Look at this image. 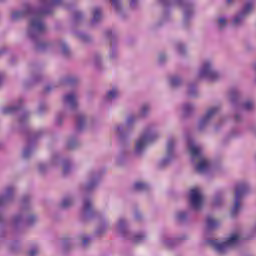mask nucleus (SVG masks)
I'll list each match as a JSON object with an SVG mask.
<instances>
[{
	"mask_svg": "<svg viewBox=\"0 0 256 256\" xmlns=\"http://www.w3.org/2000/svg\"><path fill=\"white\" fill-rule=\"evenodd\" d=\"M169 83L171 87H181V85H183V78L177 75L171 76L169 78Z\"/></svg>",
	"mask_w": 256,
	"mask_h": 256,
	"instance_id": "obj_31",
	"label": "nucleus"
},
{
	"mask_svg": "<svg viewBox=\"0 0 256 256\" xmlns=\"http://www.w3.org/2000/svg\"><path fill=\"white\" fill-rule=\"evenodd\" d=\"M134 189L135 191H149V185L145 182H136Z\"/></svg>",
	"mask_w": 256,
	"mask_h": 256,
	"instance_id": "obj_34",
	"label": "nucleus"
},
{
	"mask_svg": "<svg viewBox=\"0 0 256 256\" xmlns=\"http://www.w3.org/2000/svg\"><path fill=\"white\" fill-rule=\"evenodd\" d=\"M15 187L7 186L4 194L0 195V207H5V205H9V203H13L15 201Z\"/></svg>",
	"mask_w": 256,
	"mask_h": 256,
	"instance_id": "obj_18",
	"label": "nucleus"
},
{
	"mask_svg": "<svg viewBox=\"0 0 256 256\" xmlns=\"http://www.w3.org/2000/svg\"><path fill=\"white\" fill-rule=\"evenodd\" d=\"M37 255H39V250L32 249L29 251V256H37Z\"/></svg>",
	"mask_w": 256,
	"mask_h": 256,
	"instance_id": "obj_54",
	"label": "nucleus"
},
{
	"mask_svg": "<svg viewBox=\"0 0 256 256\" xmlns=\"http://www.w3.org/2000/svg\"><path fill=\"white\" fill-rule=\"evenodd\" d=\"M44 134L45 132L43 130H38L32 133L28 140L29 143H33V141H37V139H41V137H43Z\"/></svg>",
	"mask_w": 256,
	"mask_h": 256,
	"instance_id": "obj_33",
	"label": "nucleus"
},
{
	"mask_svg": "<svg viewBox=\"0 0 256 256\" xmlns=\"http://www.w3.org/2000/svg\"><path fill=\"white\" fill-rule=\"evenodd\" d=\"M253 134L256 136V128L253 129Z\"/></svg>",
	"mask_w": 256,
	"mask_h": 256,
	"instance_id": "obj_63",
	"label": "nucleus"
},
{
	"mask_svg": "<svg viewBox=\"0 0 256 256\" xmlns=\"http://www.w3.org/2000/svg\"><path fill=\"white\" fill-rule=\"evenodd\" d=\"M175 138H169L167 142V154L166 156L159 162V167H167V165H171L173 159H175Z\"/></svg>",
	"mask_w": 256,
	"mask_h": 256,
	"instance_id": "obj_14",
	"label": "nucleus"
},
{
	"mask_svg": "<svg viewBox=\"0 0 256 256\" xmlns=\"http://www.w3.org/2000/svg\"><path fill=\"white\" fill-rule=\"evenodd\" d=\"M226 3H227L228 5H231V4H233V0H226Z\"/></svg>",
	"mask_w": 256,
	"mask_h": 256,
	"instance_id": "obj_61",
	"label": "nucleus"
},
{
	"mask_svg": "<svg viewBox=\"0 0 256 256\" xmlns=\"http://www.w3.org/2000/svg\"><path fill=\"white\" fill-rule=\"evenodd\" d=\"M223 201H225V192L223 191L216 192L212 201L213 205L215 207H219V205H223Z\"/></svg>",
	"mask_w": 256,
	"mask_h": 256,
	"instance_id": "obj_27",
	"label": "nucleus"
},
{
	"mask_svg": "<svg viewBox=\"0 0 256 256\" xmlns=\"http://www.w3.org/2000/svg\"><path fill=\"white\" fill-rule=\"evenodd\" d=\"M158 61L159 63H165V61H167V55L165 53L159 54Z\"/></svg>",
	"mask_w": 256,
	"mask_h": 256,
	"instance_id": "obj_52",
	"label": "nucleus"
},
{
	"mask_svg": "<svg viewBox=\"0 0 256 256\" xmlns=\"http://www.w3.org/2000/svg\"><path fill=\"white\" fill-rule=\"evenodd\" d=\"M105 35L108 39L111 40V46H110V52H109V59L111 61H115L116 59H119V51L117 48L113 45V39L117 37V34L113 32V30L109 29L105 31Z\"/></svg>",
	"mask_w": 256,
	"mask_h": 256,
	"instance_id": "obj_19",
	"label": "nucleus"
},
{
	"mask_svg": "<svg viewBox=\"0 0 256 256\" xmlns=\"http://www.w3.org/2000/svg\"><path fill=\"white\" fill-rule=\"evenodd\" d=\"M63 175H69L71 173V162L67 160L62 161Z\"/></svg>",
	"mask_w": 256,
	"mask_h": 256,
	"instance_id": "obj_38",
	"label": "nucleus"
},
{
	"mask_svg": "<svg viewBox=\"0 0 256 256\" xmlns=\"http://www.w3.org/2000/svg\"><path fill=\"white\" fill-rule=\"evenodd\" d=\"M45 91H46V93L49 92V91H51V86H46V87H45Z\"/></svg>",
	"mask_w": 256,
	"mask_h": 256,
	"instance_id": "obj_60",
	"label": "nucleus"
},
{
	"mask_svg": "<svg viewBox=\"0 0 256 256\" xmlns=\"http://www.w3.org/2000/svg\"><path fill=\"white\" fill-rule=\"evenodd\" d=\"M182 111L184 115H189L190 113H193V111H195V105L186 103L183 105Z\"/></svg>",
	"mask_w": 256,
	"mask_h": 256,
	"instance_id": "obj_36",
	"label": "nucleus"
},
{
	"mask_svg": "<svg viewBox=\"0 0 256 256\" xmlns=\"http://www.w3.org/2000/svg\"><path fill=\"white\" fill-rule=\"evenodd\" d=\"M121 1L122 0H110V3L112 7L117 11V13H121L122 7H121Z\"/></svg>",
	"mask_w": 256,
	"mask_h": 256,
	"instance_id": "obj_40",
	"label": "nucleus"
},
{
	"mask_svg": "<svg viewBox=\"0 0 256 256\" xmlns=\"http://www.w3.org/2000/svg\"><path fill=\"white\" fill-rule=\"evenodd\" d=\"M117 97H119V90L117 88H113L107 92L105 100L113 101V99H117Z\"/></svg>",
	"mask_w": 256,
	"mask_h": 256,
	"instance_id": "obj_32",
	"label": "nucleus"
},
{
	"mask_svg": "<svg viewBox=\"0 0 256 256\" xmlns=\"http://www.w3.org/2000/svg\"><path fill=\"white\" fill-rule=\"evenodd\" d=\"M187 239L186 236H183L182 238H176V239H171V238H162V244L164 245V247H168V249H171V247H173V245H175L177 243V241H183Z\"/></svg>",
	"mask_w": 256,
	"mask_h": 256,
	"instance_id": "obj_28",
	"label": "nucleus"
},
{
	"mask_svg": "<svg viewBox=\"0 0 256 256\" xmlns=\"http://www.w3.org/2000/svg\"><path fill=\"white\" fill-rule=\"evenodd\" d=\"M23 100H20L18 105H13V106H8L3 108V113H5L6 115H12L13 113H17V111H19V109H21Z\"/></svg>",
	"mask_w": 256,
	"mask_h": 256,
	"instance_id": "obj_30",
	"label": "nucleus"
},
{
	"mask_svg": "<svg viewBox=\"0 0 256 256\" xmlns=\"http://www.w3.org/2000/svg\"><path fill=\"white\" fill-rule=\"evenodd\" d=\"M188 151L192 157V161L198 160L199 162L196 164L195 169L198 173H207L210 171L213 164L211 160H209L203 154V148H201L198 144L195 143L193 138L187 139Z\"/></svg>",
	"mask_w": 256,
	"mask_h": 256,
	"instance_id": "obj_2",
	"label": "nucleus"
},
{
	"mask_svg": "<svg viewBox=\"0 0 256 256\" xmlns=\"http://www.w3.org/2000/svg\"><path fill=\"white\" fill-rule=\"evenodd\" d=\"M240 242L241 236L239 234H231L224 242L217 239L207 240L208 245H210L218 255H225L226 253H229V251L234 247H237Z\"/></svg>",
	"mask_w": 256,
	"mask_h": 256,
	"instance_id": "obj_6",
	"label": "nucleus"
},
{
	"mask_svg": "<svg viewBox=\"0 0 256 256\" xmlns=\"http://www.w3.org/2000/svg\"><path fill=\"white\" fill-rule=\"evenodd\" d=\"M31 155H33L32 146H27L26 148H24V150L22 152L23 159H29V157H31Z\"/></svg>",
	"mask_w": 256,
	"mask_h": 256,
	"instance_id": "obj_39",
	"label": "nucleus"
},
{
	"mask_svg": "<svg viewBox=\"0 0 256 256\" xmlns=\"http://www.w3.org/2000/svg\"><path fill=\"white\" fill-rule=\"evenodd\" d=\"M73 205H75V196L73 195L65 196L60 203L62 209H70Z\"/></svg>",
	"mask_w": 256,
	"mask_h": 256,
	"instance_id": "obj_25",
	"label": "nucleus"
},
{
	"mask_svg": "<svg viewBox=\"0 0 256 256\" xmlns=\"http://www.w3.org/2000/svg\"><path fill=\"white\" fill-rule=\"evenodd\" d=\"M137 121V118L135 116H129L126 119V124H117L114 126V133H116L117 137L123 141L127 135V129L133 127Z\"/></svg>",
	"mask_w": 256,
	"mask_h": 256,
	"instance_id": "obj_12",
	"label": "nucleus"
},
{
	"mask_svg": "<svg viewBox=\"0 0 256 256\" xmlns=\"http://www.w3.org/2000/svg\"><path fill=\"white\" fill-rule=\"evenodd\" d=\"M77 82V78H68L67 83H75Z\"/></svg>",
	"mask_w": 256,
	"mask_h": 256,
	"instance_id": "obj_58",
	"label": "nucleus"
},
{
	"mask_svg": "<svg viewBox=\"0 0 256 256\" xmlns=\"http://www.w3.org/2000/svg\"><path fill=\"white\" fill-rule=\"evenodd\" d=\"M220 226L221 222L219 220L213 218L212 216H208L206 218V227L208 231H215V229H219Z\"/></svg>",
	"mask_w": 256,
	"mask_h": 256,
	"instance_id": "obj_22",
	"label": "nucleus"
},
{
	"mask_svg": "<svg viewBox=\"0 0 256 256\" xmlns=\"http://www.w3.org/2000/svg\"><path fill=\"white\" fill-rule=\"evenodd\" d=\"M177 219L183 223L185 221H187L188 217H189V214L185 211H182V212H178L177 215H176Z\"/></svg>",
	"mask_w": 256,
	"mask_h": 256,
	"instance_id": "obj_43",
	"label": "nucleus"
},
{
	"mask_svg": "<svg viewBox=\"0 0 256 256\" xmlns=\"http://www.w3.org/2000/svg\"><path fill=\"white\" fill-rule=\"evenodd\" d=\"M176 51L179 55H185V53H187V47H185L183 43L179 42L176 44Z\"/></svg>",
	"mask_w": 256,
	"mask_h": 256,
	"instance_id": "obj_42",
	"label": "nucleus"
},
{
	"mask_svg": "<svg viewBox=\"0 0 256 256\" xmlns=\"http://www.w3.org/2000/svg\"><path fill=\"white\" fill-rule=\"evenodd\" d=\"M101 179V176L98 174V172L91 171L88 173V182L84 188L86 192L93 191L97 185H99V180Z\"/></svg>",
	"mask_w": 256,
	"mask_h": 256,
	"instance_id": "obj_20",
	"label": "nucleus"
},
{
	"mask_svg": "<svg viewBox=\"0 0 256 256\" xmlns=\"http://www.w3.org/2000/svg\"><path fill=\"white\" fill-rule=\"evenodd\" d=\"M128 153H129V150L123 148V149L121 150V152H120L118 158H117V161H118V162L121 161V159H123V157H126Z\"/></svg>",
	"mask_w": 256,
	"mask_h": 256,
	"instance_id": "obj_50",
	"label": "nucleus"
},
{
	"mask_svg": "<svg viewBox=\"0 0 256 256\" xmlns=\"http://www.w3.org/2000/svg\"><path fill=\"white\" fill-rule=\"evenodd\" d=\"M31 201V196H24L22 198V205H27Z\"/></svg>",
	"mask_w": 256,
	"mask_h": 256,
	"instance_id": "obj_53",
	"label": "nucleus"
},
{
	"mask_svg": "<svg viewBox=\"0 0 256 256\" xmlns=\"http://www.w3.org/2000/svg\"><path fill=\"white\" fill-rule=\"evenodd\" d=\"M63 104L65 105L66 109L56 115V125H63V121L67 116V113L77 111L79 108V95H77L75 92L64 95Z\"/></svg>",
	"mask_w": 256,
	"mask_h": 256,
	"instance_id": "obj_7",
	"label": "nucleus"
},
{
	"mask_svg": "<svg viewBox=\"0 0 256 256\" xmlns=\"http://www.w3.org/2000/svg\"><path fill=\"white\" fill-rule=\"evenodd\" d=\"M81 19H83V13H81L80 11L74 12L73 21L75 23H79V21H81Z\"/></svg>",
	"mask_w": 256,
	"mask_h": 256,
	"instance_id": "obj_48",
	"label": "nucleus"
},
{
	"mask_svg": "<svg viewBox=\"0 0 256 256\" xmlns=\"http://www.w3.org/2000/svg\"><path fill=\"white\" fill-rule=\"evenodd\" d=\"M135 219H138V220L141 219V214L139 212H136Z\"/></svg>",
	"mask_w": 256,
	"mask_h": 256,
	"instance_id": "obj_59",
	"label": "nucleus"
},
{
	"mask_svg": "<svg viewBox=\"0 0 256 256\" xmlns=\"http://www.w3.org/2000/svg\"><path fill=\"white\" fill-rule=\"evenodd\" d=\"M220 108L219 106H214L209 108L206 113L200 118L198 122V129L200 131H203V129H206L209 126V123H211V120L213 117L219 113Z\"/></svg>",
	"mask_w": 256,
	"mask_h": 256,
	"instance_id": "obj_13",
	"label": "nucleus"
},
{
	"mask_svg": "<svg viewBox=\"0 0 256 256\" xmlns=\"http://www.w3.org/2000/svg\"><path fill=\"white\" fill-rule=\"evenodd\" d=\"M251 191V185L249 182H240L236 185L235 188V198H234V205L231 209L232 217H235L242 209V201L245 195H247Z\"/></svg>",
	"mask_w": 256,
	"mask_h": 256,
	"instance_id": "obj_9",
	"label": "nucleus"
},
{
	"mask_svg": "<svg viewBox=\"0 0 256 256\" xmlns=\"http://www.w3.org/2000/svg\"><path fill=\"white\" fill-rule=\"evenodd\" d=\"M56 46L58 49H60V52L64 57H69V55H71V49H69V45H67V43H65L63 40L58 41Z\"/></svg>",
	"mask_w": 256,
	"mask_h": 256,
	"instance_id": "obj_26",
	"label": "nucleus"
},
{
	"mask_svg": "<svg viewBox=\"0 0 256 256\" xmlns=\"http://www.w3.org/2000/svg\"><path fill=\"white\" fill-rule=\"evenodd\" d=\"M116 229L122 237H125L126 239H131L132 243H142V241H145L147 239V235L144 233H137L133 236L129 235V230L127 229V220L125 218H120L118 220Z\"/></svg>",
	"mask_w": 256,
	"mask_h": 256,
	"instance_id": "obj_10",
	"label": "nucleus"
},
{
	"mask_svg": "<svg viewBox=\"0 0 256 256\" xmlns=\"http://www.w3.org/2000/svg\"><path fill=\"white\" fill-rule=\"evenodd\" d=\"M95 120L91 116L85 114H78L76 118V131H83L87 127H93Z\"/></svg>",
	"mask_w": 256,
	"mask_h": 256,
	"instance_id": "obj_17",
	"label": "nucleus"
},
{
	"mask_svg": "<svg viewBox=\"0 0 256 256\" xmlns=\"http://www.w3.org/2000/svg\"><path fill=\"white\" fill-rule=\"evenodd\" d=\"M1 83H3V75L2 74H0V85H1Z\"/></svg>",
	"mask_w": 256,
	"mask_h": 256,
	"instance_id": "obj_62",
	"label": "nucleus"
},
{
	"mask_svg": "<svg viewBox=\"0 0 256 256\" xmlns=\"http://www.w3.org/2000/svg\"><path fill=\"white\" fill-rule=\"evenodd\" d=\"M106 229H107V226H103L102 228H98L96 233L98 235H101V233H105Z\"/></svg>",
	"mask_w": 256,
	"mask_h": 256,
	"instance_id": "obj_55",
	"label": "nucleus"
},
{
	"mask_svg": "<svg viewBox=\"0 0 256 256\" xmlns=\"http://www.w3.org/2000/svg\"><path fill=\"white\" fill-rule=\"evenodd\" d=\"M159 131H157V126L154 124L149 125L142 135L136 139L134 146V155L136 157H141L143 153H145V149H147V145L149 143H153L156 139H159Z\"/></svg>",
	"mask_w": 256,
	"mask_h": 256,
	"instance_id": "obj_4",
	"label": "nucleus"
},
{
	"mask_svg": "<svg viewBox=\"0 0 256 256\" xmlns=\"http://www.w3.org/2000/svg\"><path fill=\"white\" fill-rule=\"evenodd\" d=\"M47 109H49V106L47 105V103H40L38 107V112L40 114H43L45 113V111H47Z\"/></svg>",
	"mask_w": 256,
	"mask_h": 256,
	"instance_id": "obj_49",
	"label": "nucleus"
},
{
	"mask_svg": "<svg viewBox=\"0 0 256 256\" xmlns=\"http://www.w3.org/2000/svg\"><path fill=\"white\" fill-rule=\"evenodd\" d=\"M40 79H41V75H36V76H34V77L32 78V81H33L34 83H37Z\"/></svg>",
	"mask_w": 256,
	"mask_h": 256,
	"instance_id": "obj_57",
	"label": "nucleus"
},
{
	"mask_svg": "<svg viewBox=\"0 0 256 256\" xmlns=\"http://www.w3.org/2000/svg\"><path fill=\"white\" fill-rule=\"evenodd\" d=\"M101 61H103V57L101 56V54L100 53L94 54V56H93L94 65H96V66L101 65Z\"/></svg>",
	"mask_w": 256,
	"mask_h": 256,
	"instance_id": "obj_47",
	"label": "nucleus"
},
{
	"mask_svg": "<svg viewBox=\"0 0 256 256\" xmlns=\"http://www.w3.org/2000/svg\"><path fill=\"white\" fill-rule=\"evenodd\" d=\"M164 7L179 5L183 9V27L189 29L191 20L195 16V4L191 0H158Z\"/></svg>",
	"mask_w": 256,
	"mask_h": 256,
	"instance_id": "obj_5",
	"label": "nucleus"
},
{
	"mask_svg": "<svg viewBox=\"0 0 256 256\" xmlns=\"http://www.w3.org/2000/svg\"><path fill=\"white\" fill-rule=\"evenodd\" d=\"M2 53H3V50H0V56L2 55Z\"/></svg>",
	"mask_w": 256,
	"mask_h": 256,
	"instance_id": "obj_64",
	"label": "nucleus"
},
{
	"mask_svg": "<svg viewBox=\"0 0 256 256\" xmlns=\"http://www.w3.org/2000/svg\"><path fill=\"white\" fill-rule=\"evenodd\" d=\"M27 121H29V114L27 113L22 114L18 119L19 125H27Z\"/></svg>",
	"mask_w": 256,
	"mask_h": 256,
	"instance_id": "obj_46",
	"label": "nucleus"
},
{
	"mask_svg": "<svg viewBox=\"0 0 256 256\" xmlns=\"http://www.w3.org/2000/svg\"><path fill=\"white\" fill-rule=\"evenodd\" d=\"M189 205L192 211H201L203 209V194L198 188L190 190Z\"/></svg>",
	"mask_w": 256,
	"mask_h": 256,
	"instance_id": "obj_11",
	"label": "nucleus"
},
{
	"mask_svg": "<svg viewBox=\"0 0 256 256\" xmlns=\"http://www.w3.org/2000/svg\"><path fill=\"white\" fill-rule=\"evenodd\" d=\"M82 215L84 217H91L93 215V200L89 197L83 199Z\"/></svg>",
	"mask_w": 256,
	"mask_h": 256,
	"instance_id": "obj_21",
	"label": "nucleus"
},
{
	"mask_svg": "<svg viewBox=\"0 0 256 256\" xmlns=\"http://www.w3.org/2000/svg\"><path fill=\"white\" fill-rule=\"evenodd\" d=\"M217 27L220 30L225 29V27H227V18L225 17L218 18Z\"/></svg>",
	"mask_w": 256,
	"mask_h": 256,
	"instance_id": "obj_41",
	"label": "nucleus"
},
{
	"mask_svg": "<svg viewBox=\"0 0 256 256\" xmlns=\"http://www.w3.org/2000/svg\"><path fill=\"white\" fill-rule=\"evenodd\" d=\"M151 111V106L149 104H143L140 108V117H147Z\"/></svg>",
	"mask_w": 256,
	"mask_h": 256,
	"instance_id": "obj_37",
	"label": "nucleus"
},
{
	"mask_svg": "<svg viewBox=\"0 0 256 256\" xmlns=\"http://www.w3.org/2000/svg\"><path fill=\"white\" fill-rule=\"evenodd\" d=\"M29 17L27 35L34 43L36 51H45L49 47V43L41 41V35L47 33V24L37 14L35 8L29 4L23 6L21 10H14L11 12L12 21H19Z\"/></svg>",
	"mask_w": 256,
	"mask_h": 256,
	"instance_id": "obj_1",
	"label": "nucleus"
},
{
	"mask_svg": "<svg viewBox=\"0 0 256 256\" xmlns=\"http://www.w3.org/2000/svg\"><path fill=\"white\" fill-rule=\"evenodd\" d=\"M82 243H83L84 247H87L91 243V237L83 236Z\"/></svg>",
	"mask_w": 256,
	"mask_h": 256,
	"instance_id": "obj_51",
	"label": "nucleus"
},
{
	"mask_svg": "<svg viewBox=\"0 0 256 256\" xmlns=\"http://www.w3.org/2000/svg\"><path fill=\"white\" fill-rule=\"evenodd\" d=\"M188 95L189 97H197V95H199V92L197 91V87L193 85L189 86Z\"/></svg>",
	"mask_w": 256,
	"mask_h": 256,
	"instance_id": "obj_44",
	"label": "nucleus"
},
{
	"mask_svg": "<svg viewBox=\"0 0 256 256\" xmlns=\"http://www.w3.org/2000/svg\"><path fill=\"white\" fill-rule=\"evenodd\" d=\"M59 165H61V157L59 156V154H54L52 155L48 164L43 162L38 164V171L39 173L44 174L55 167H59Z\"/></svg>",
	"mask_w": 256,
	"mask_h": 256,
	"instance_id": "obj_16",
	"label": "nucleus"
},
{
	"mask_svg": "<svg viewBox=\"0 0 256 256\" xmlns=\"http://www.w3.org/2000/svg\"><path fill=\"white\" fill-rule=\"evenodd\" d=\"M241 90H239L238 88H231L228 92V99L234 109L235 114H234V120L236 121V123H239L242 121V116L241 113L237 112V111H241V109L243 111H255V102L252 100H246L245 102H243L242 104L239 103V101L241 100Z\"/></svg>",
	"mask_w": 256,
	"mask_h": 256,
	"instance_id": "obj_3",
	"label": "nucleus"
},
{
	"mask_svg": "<svg viewBox=\"0 0 256 256\" xmlns=\"http://www.w3.org/2000/svg\"><path fill=\"white\" fill-rule=\"evenodd\" d=\"M137 3H139V0H130V7H137Z\"/></svg>",
	"mask_w": 256,
	"mask_h": 256,
	"instance_id": "obj_56",
	"label": "nucleus"
},
{
	"mask_svg": "<svg viewBox=\"0 0 256 256\" xmlns=\"http://www.w3.org/2000/svg\"><path fill=\"white\" fill-rule=\"evenodd\" d=\"M76 37H78V39H80V41H82V43H90V41L92 39L91 36H89L88 34H85L83 32H77Z\"/></svg>",
	"mask_w": 256,
	"mask_h": 256,
	"instance_id": "obj_35",
	"label": "nucleus"
},
{
	"mask_svg": "<svg viewBox=\"0 0 256 256\" xmlns=\"http://www.w3.org/2000/svg\"><path fill=\"white\" fill-rule=\"evenodd\" d=\"M198 78L206 79L207 81H219L221 79V73L217 71V66L213 59L202 61L198 70Z\"/></svg>",
	"mask_w": 256,
	"mask_h": 256,
	"instance_id": "obj_8",
	"label": "nucleus"
},
{
	"mask_svg": "<svg viewBox=\"0 0 256 256\" xmlns=\"http://www.w3.org/2000/svg\"><path fill=\"white\" fill-rule=\"evenodd\" d=\"M79 146V140L77 139H69L67 143L68 149H75V147Z\"/></svg>",
	"mask_w": 256,
	"mask_h": 256,
	"instance_id": "obj_45",
	"label": "nucleus"
},
{
	"mask_svg": "<svg viewBox=\"0 0 256 256\" xmlns=\"http://www.w3.org/2000/svg\"><path fill=\"white\" fill-rule=\"evenodd\" d=\"M103 19V12L101 8H93L92 10V20L91 25H97L98 23H101Z\"/></svg>",
	"mask_w": 256,
	"mask_h": 256,
	"instance_id": "obj_23",
	"label": "nucleus"
},
{
	"mask_svg": "<svg viewBox=\"0 0 256 256\" xmlns=\"http://www.w3.org/2000/svg\"><path fill=\"white\" fill-rule=\"evenodd\" d=\"M39 221V217L35 214L20 213L13 217L12 223L14 225H21V223H26V225H35Z\"/></svg>",
	"mask_w": 256,
	"mask_h": 256,
	"instance_id": "obj_15",
	"label": "nucleus"
},
{
	"mask_svg": "<svg viewBox=\"0 0 256 256\" xmlns=\"http://www.w3.org/2000/svg\"><path fill=\"white\" fill-rule=\"evenodd\" d=\"M253 9H255V4H253V2H247L244 4L240 13L243 14L244 17H249V15L253 13Z\"/></svg>",
	"mask_w": 256,
	"mask_h": 256,
	"instance_id": "obj_29",
	"label": "nucleus"
},
{
	"mask_svg": "<svg viewBox=\"0 0 256 256\" xmlns=\"http://www.w3.org/2000/svg\"><path fill=\"white\" fill-rule=\"evenodd\" d=\"M245 19H247V17L241 14V12L237 13L231 20L232 27H243V25H245Z\"/></svg>",
	"mask_w": 256,
	"mask_h": 256,
	"instance_id": "obj_24",
	"label": "nucleus"
}]
</instances>
